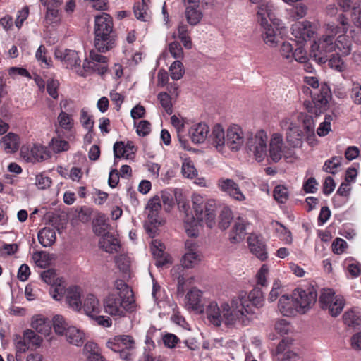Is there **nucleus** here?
Returning a JSON list of instances; mask_svg holds the SVG:
<instances>
[{"instance_id":"1","label":"nucleus","mask_w":361,"mask_h":361,"mask_svg":"<svg viewBox=\"0 0 361 361\" xmlns=\"http://www.w3.org/2000/svg\"><path fill=\"white\" fill-rule=\"evenodd\" d=\"M264 294L259 287L254 288L247 295L241 291L234 296L231 303L223 302L218 306L214 301L209 302L206 308L208 319L215 326H219L224 322L226 326H247L255 314L250 303L256 307L264 305Z\"/></svg>"},{"instance_id":"2","label":"nucleus","mask_w":361,"mask_h":361,"mask_svg":"<svg viewBox=\"0 0 361 361\" xmlns=\"http://www.w3.org/2000/svg\"><path fill=\"white\" fill-rule=\"evenodd\" d=\"M94 47L99 52H106L116 46V33L110 15L102 13L94 19Z\"/></svg>"},{"instance_id":"3","label":"nucleus","mask_w":361,"mask_h":361,"mask_svg":"<svg viewBox=\"0 0 361 361\" xmlns=\"http://www.w3.org/2000/svg\"><path fill=\"white\" fill-rule=\"evenodd\" d=\"M304 80L313 88V91H311L307 87H302L305 93L310 92L313 102V104L309 103L307 105V109L309 113L318 116L328 107L329 99L331 97L330 87L326 83L319 85L316 77H305Z\"/></svg>"},{"instance_id":"4","label":"nucleus","mask_w":361,"mask_h":361,"mask_svg":"<svg viewBox=\"0 0 361 361\" xmlns=\"http://www.w3.org/2000/svg\"><path fill=\"white\" fill-rule=\"evenodd\" d=\"M192 209L195 219L197 221L204 222L212 228L216 224V204L214 200H207L200 195L192 197Z\"/></svg>"},{"instance_id":"5","label":"nucleus","mask_w":361,"mask_h":361,"mask_svg":"<svg viewBox=\"0 0 361 361\" xmlns=\"http://www.w3.org/2000/svg\"><path fill=\"white\" fill-rule=\"evenodd\" d=\"M257 20L262 29V37L266 44L269 47H275L280 39V31L276 23L274 22L272 13L267 9L264 4L259 7L257 11Z\"/></svg>"},{"instance_id":"6","label":"nucleus","mask_w":361,"mask_h":361,"mask_svg":"<svg viewBox=\"0 0 361 361\" xmlns=\"http://www.w3.org/2000/svg\"><path fill=\"white\" fill-rule=\"evenodd\" d=\"M104 311L111 317H126L127 312L135 310V300L123 298L115 293H109L103 300Z\"/></svg>"},{"instance_id":"7","label":"nucleus","mask_w":361,"mask_h":361,"mask_svg":"<svg viewBox=\"0 0 361 361\" xmlns=\"http://www.w3.org/2000/svg\"><path fill=\"white\" fill-rule=\"evenodd\" d=\"M335 35L329 28V33L323 35L319 42L314 41L312 44L310 55L319 64L326 63L328 58L325 54L335 50Z\"/></svg>"},{"instance_id":"8","label":"nucleus","mask_w":361,"mask_h":361,"mask_svg":"<svg viewBox=\"0 0 361 361\" xmlns=\"http://www.w3.org/2000/svg\"><path fill=\"white\" fill-rule=\"evenodd\" d=\"M267 133L263 130H258L255 135H251L247 139L246 149L253 154L255 159L260 162L264 160L267 152Z\"/></svg>"},{"instance_id":"9","label":"nucleus","mask_w":361,"mask_h":361,"mask_svg":"<svg viewBox=\"0 0 361 361\" xmlns=\"http://www.w3.org/2000/svg\"><path fill=\"white\" fill-rule=\"evenodd\" d=\"M269 154L270 159L275 163L283 157H291L293 151L288 147L283 146V136L280 133H274L269 143Z\"/></svg>"},{"instance_id":"10","label":"nucleus","mask_w":361,"mask_h":361,"mask_svg":"<svg viewBox=\"0 0 361 361\" xmlns=\"http://www.w3.org/2000/svg\"><path fill=\"white\" fill-rule=\"evenodd\" d=\"M161 209V200L157 195L151 198L147 204L145 210L146 212H147V221L149 223L150 226L145 224V227L147 232L150 235L152 233L153 228L161 225V220L159 216Z\"/></svg>"},{"instance_id":"11","label":"nucleus","mask_w":361,"mask_h":361,"mask_svg":"<svg viewBox=\"0 0 361 361\" xmlns=\"http://www.w3.org/2000/svg\"><path fill=\"white\" fill-rule=\"evenodd\" d=\"M294 295L298 305V312L304 314L314 305L317 294L313 288H310L303 290L297 288L294 290Z\"/></svg>"},{"instance_id":"12","label":"nucleus","mask_w":361,"mask_h":361,"mask_svg":"<svg viewBox=\"0 0 361 361\" xmlns=\"http://www.w3.org/2000/svg\"><path fill=\"white\" fill-rule=\"evenodd\" d=\"M216 185L221 192L226 193L235 200L243 202L245 200V196L242 192L238 184L233 179L220 178L216 182Z\"/></svg>"},{"instance_id":"13","label":"nucleus","mask_w":361,"mask_h":361,"mask_svg":"<svg viewBox=\"0 0 361 361\" xmlns=\"http://www.w3.org/2000/svg\"><path fill=\"white\" fill-rule=\"evenodd\" d=\"M245 142L243 129L238 125L230 126L226 131V145L232 150H240Z\"/></svg>"},{"instance_id":"14","label":"nucleus","mask_w":361,"mask_h":361,"mask_svg":"<svg viewBox=\"0 0 361 361\" xmlns=\"http://www.w3.org/2000/svg\"><path fill=\"white\" fill-rule=\"evenodd\" d=\"M248 247L250 252L260 260L264 261L267 259L266 245L261 235L252 233L247 238Z\"/></svg>"},{"instance_id":"15","label":"nucleus","mask_w":361,"mask_h":361,"mask_svg":"<svg viewBox=\"0 0 361 361\" xmlns=\"http://www.w3.org/2000/svg\"><path fill=\"white\" fill-rule=\"evenodd\" d=\"M55 56L59 59L66 68H73L80 66L81 60L78 53L72 49H56Z\"/></svg>"},{"instance_id":"16","label":"nucleus","mask_w":361,"mask_h":361,"mask_svg":"<svg viewBox=\"0 0 361 361\" xmlns=\"http://www.w3.org/2000/svg\"><path fill=\"white\" fill-rule=\"evenodd\" d=\"M90 58L91 61H85L83 63V68L85 70L89 68L95 70L97 68L100 74H104L106 71V63L108 61L106 56H104L100 54H98L97 51L92 50L90 52Z\"/></svg>"},{"instance_id":"17","label":"nucleus","mask_w":361,"mask_h":361,"mask_svg":"<svg viewBox=\"0 0 361 361\" xmlns=\"http://www.w3.org/2000/svg\"><path fill=\"white\" fill-rule=\"evenodd\" d=\"M278 307L280 312L283 316L286 317L295 315L298 312V307L296 300H295L294 292L291 297L288 295H282L279 300Z\"/></svg>"},{"instance_id":"18","label":"nucleus","mask_w":361,"mask_h":361,"mask_svg":"<svg viewBox=\"0 0 361 361\" xmlns=\"http://www.w3.org/2000/svg\"><path fill=\"white\" fill-rule=\"evenodd\" d=\"M247 221L242 217H238L229 234V240L231 243H238L242 241L246 235Z\"/></svg>"},{"instance_id":"19","label":"nucleus","mask_w":361,"mask_h":361,"mask_svg":"<svg viewBox=\"0 0 361 361\" xmlns=\"http://www.w3.org/2000/svg\"><path fill=\"white\" fill-rule=\"evenodd\" d=\"M209 128L205 123L194 124L189 130V135L192 142L195 144L202 143L207 139Z\"/></svg>"},{"instance_id":"20","label":"nucleus","mask_w":361,"mask_h":361,"mask_svg":"<svg viewBox=\"0 0 361 361\" xmlns=\"http://www.w3.org/2000/svg\"><path fill=\"white\" fill-rule=\"evenodd\" d=\"M66 301L73 310L79 311L82 308L81 289L78 286L69 287L66 291Z\"/></svg>"},{"instance_id":"21","label":"nucleus","mask_w":361,"mask_h":361,"mask_svg":"<svg viewBox=\"0 0 361 361\" xmlns=\"http://www.w3.org/2000/svg\"><path fill=\"white\" fill-rule=\"evenodd\" d=\"M292 31L295 37H298L304 41L312 37L314 33L309 21L296 23L292 26Z\"/></svg>"},{"instance_id":"22","label":"nucleus","mask_w":361,"mask_h":361,"mask_svg":"<svg viewBox=\"0 0 361 361\" xmlns=\"http://www.w3.org/2000/svg\"><path fill=\"white\" fill-rule=\"evenodd\" d=\"M304 134L300 127H291L286 132V140L292 147H300L303 142Z\"/></svg>"},{"instance_id":"23","label":"nucleus","mask_w":361,"mask_h":361,"mask_svg":"<svg viewBox=\"0 0 361 361\" xmlns=\"http://www.w3.org/2000/svg\"><path fill=\"white\" fill-rule=\"evenodd\" d=\"M83 309L85 314L92 317L101 312V305L99 300L94 295H88L84 301Z\"/></svg>"},{"instance_id":"24","label":"nucleus","mask_w":361,"mask_h":361,"mask_svg":"<svg viewBox=\"0 0 361 361\" xmlns=\"http://www.w3.org/2000/svg\"><path fill=\"white\" fill-rule=\"evenodd\" d=\"M32 327L38 333L49 335L51 331V322L42 315H35L32 319Z\"/></svg>"},{"instance_id":"25","label":"nucleus","mask_w":361,"mask_h":361,"mask_svg":"<svg viewBox=\"0 0 361 361\" xmlns=\"http://www.w3.org/2000/svg\"><path fill=\"white\" fill-rule=\"evenodd\" d=\"M99 246L109 253L117 252L120 247L118 239L110 233L102 237L99 241Z\"/></svg>"},{"instance_id":"26","label":"nucleus","mask_w":361,"mask_h":361,"mask_svg":"<svg viewBox=\"0 0 361 361\" xmlns=\"http://www.w3.org/2000/svg\"><path fill=\"white\" fill-rule=\"evenodd\" d=\"M187 305L189 308L195 310H202V293L196 288H192L186 295Z\"/></svg>"},{"instance_id":"27","label":"nucleus","mask_w":361,"mask_h":361,"mask_svg":"<svg viewBox=\"0 0 361 361\" xmlns=\"http://www.w3.org/2000/svg\"><path fill=\"white\" fill-rule=\"evenodd\" d=\"M50 157V153L47 149L40 145H34L30 151L27 159L30 161H42Z\"/></svg>"},{"instance_id":"28","label":"nucleus","mask_w":361,"mask_h":361,"mask_svg":"<svg viewBox=\"0 0 361 361\" xmlns=\"http://www.w3.org/2000/svg\"><path fill=\"white\" fill-rule=\"evenodd\" d=\"M211 137L213 145L219 151H221L226 145V137H225L224 130L220 124H216L213 127Z\"/></svg>"},{"instance_id":"29","label":"nucleus","mask_w":361,"mask_h":361,"mask_svg":"<svg viewBox=\"0 0 361 361\" xmlns=\"http://www.w3.org/2000/svg\"><path fill=\"white\" fill-rule=\"evenodd\" d=\"M1 144L6 153L16 152L19 147L18 136L15 133H9L2 138Z\"/></svg>"},{"instance_id":"30","label":"nucleus","mask_w":361,"mask_h":361,"mask_svg":"<svg viewBox=\"0 0 361 361\" xmlns=\"http://www.w3.org/2000/svg\"><path fill=\"white\" fill-rule=\"evenodd\" d=\"M55 231L49 227H45L38 233V240L43 247L51 246L56 240Z\"/></svg>"},{"instance_id":"31","label":"nucleus","mask_w":361,"mask_h":361,"mask_svg":"<svg viewBox=\"0 0 361 361\" xmlns=\"http://www.w3.org/2000/svg\"><path fill=\"white\" fill-rule=\"evenodd\" d=\"M351 39L345 34L340 35L335 42V49H337L343 56H348L351 52Z\"/></svg>"},{"instance_id":"32","label":"nucleus","mask_w":361,"mask_h":361,"mask_svg":"<svg viewBox=\"0 0 361 361\" xmlns=\"http://www.w3.org/2000/svg\"><path fill=\"white\" fill-rule=\"evenodd\" d=\"M197 7L198 6L195 5L187 6L185 11L187 22L192 26L197 25L203 17L202 11Z\"/></svg>"},{"instance_id":"33","label":"nucleus","mask_w":361,"mask_h":361,"mask_svg":"<svg viewBox=\"0 0 361 361\" xmlns=\"http://www.w3.org/2000/svg\"><path fill=\"white\" fill-rule=\"evenodd\" d=\"M109 225L104 214H99L93 221V231L97 235L104 236L109 234Z\"/></svg>"},{"instance_id":"34","label":"nucleus","mask_w":361,"mask_h":361,"mask_svg":"<svg viewBox=\"0 0 361 361\" xmlns=\"http://www.w3.org/2000/svg\"><path fill=\"white\" fill-rule=\"evenodd\" d=\"M66 340L71 344L80 346L84 342V334L74 326L68 327L66 333Z\"/></svg>"},{"instance_id":"35","label":"nucleus","mask_w":361,"mask_h":361,"mask_svg":"<svg viewBox=\"0 0 361 361\" xmlns=\"http://www.w3.org/2000/svg\"><path fill=\"white\" fill-rule=\"evenodd\" d=\"M272 226L279 238L287 244H290L292 243L293 239L291 233L286 227L278 221L273 222Z\"/></svg>"},{"instance_id":"36","label":"nucleus","mask_w":361,"mask_h":361,"mask_svg":"<svg viewBox=\"0 0 361 361\" xmlns=\"http://www.w3.org/2000/svg\"><path fill=\"white\" fill-rule=\"evenodd\" d=\"M114 288L116 290L114 292L123 298L134 299L133 292L128 285L121 279H117L114 282Z\"/></svg>"},{"instance_id":"37","label":"nucleus","mask_w":361,"mask_h":361,"mask_svg":"<svg viewBox=\"0 0 361 361\" xmlns=\"http://www.w3.org/2000/svg\"><path fill=\"white\" fill-rule=\"evenodd\" d=\"M218 226L222 231L227 229L233 219V212L228 207H224L219 214Z\"/></svg>"},{"instance_id":"38","label":"nucleus","mask_w":361,"mask_h":361,"mask_svg":"<svg viewBox=\"0 0 361 361\" xmlns=\"http://www.w3.org/2000/svg\"><path fill=\"white\" fill-rule=\"evenodd\" d=\"M178 37L183 42L185 48L190 49L192 47V41L188 35V25L183 23H180L178 27Z\"/></svg>"},{"instance_id":"39","label":"nucleus","mask_w":361,"mask_h":361,"mask_svg":"<svg viewBox=\"0 0 361 361\" xmlns=\"http://www.w3.org/2000/svg\"><path fill=\"white\" fill-rule=\"evenodd\" d=\"M337 20L339 23V25L336 26L331 25L329 27L331 32H334V35H337L340 32L345 34L348 30L349 26L348 18L345 15L341 13L338 16Z\"/></svg>"},{"instance_id":"40","label":"nucleus","mask_w":361,"mask_h":361,"mask_svg":"<svg viewBox=\"0 0 361 361\" xmlns=\"http://www.w3.org/2000/svg\"><path fill=\"white\" fill-rule=\"evenodd\" d=\"M148 6L146 0L135 4L133 7L135 16L140 20L146 21L148 17Z\"/></svg>"},{"instance_id":"41","label":"nucleus","mask_w":361,"mask_h":361,"mask_svg":"<svg viewBox=\"0 0 361 361\" xmlns=\"http://www.w3.org/2000/svg\"><path fill=\"white\" fill-rule=\"evenodd\" d=\"M345 305L343 297L338 295L334 301L331 302L326 309L332 317H337L343 310Z\"/></svg>"},{"instance_id":"42","label":"nucleus","mask_w":361,"mask_h":361,"mask_svg":"<svg viewBox=\"0 0 361 361\" xmlns=\"http://www.w3.org/2000/svg\"><path fill=\"white\" fill-rule=\"evenodd\" d=\"M171 78L173 80H180L185 73L183 64L179 60L172 63L169 68Z\"/></svg>"},{"instance_id":"43","label":"nucleus","mask_w":361,"mask_h":361,"mask_svg":"<svg viewBox=\"0 0 361 361\" xmlns=\"http://www.w3.org/2000/svg\"><path fill=\"white\" fill-rule=\"evenodd\" d=\"M53 327L58 335H66V330L68 328L65 319L61 315H55L53 317Z\"/></svg>"},{"instance_id":"44","label":"nucleus","mask_w":361,"mask_h":361,"mask_svg":"<svg viewBox=\"0 0 361 361\" xmlns=\"http://www.w3.org/2000/svg\"><path fill=\"white\" fill-rule=\"evenodd\" d=\"M200 261L197 252H186L182 259L183 267L189 269L193 267Z\"/></svg>"},{"instance_id":"45","label":"nucleus","mask_w":361,"mask_h":361,"mask_svg":"<svg viewBox=\"0 0 361 361\" xmlns=\"http://www.w3.org/2000/svg\"><path fill=\"white\" fill-rule=\"evenodd\" d=\"M307 12V7L303 4H297L289 11L290 17L293 20H299L304 18Z\"/></svg>"},{"instance_id":"46","label":"nucleus","mask_w":361,"mask_h":361,"mask_svg":"<svg viewBox=\"0 0 361 361\" xmlns=\"http://www.w3.org/2000/svg\"><path fill=\"white\" fill-rule=\"evenodd\" d=\"M326 62H328L330 68L339 72H342L346 68L345 63L338 54H332L331 57L328 59Z\"/></svg>"},{"instance_id":"47","label":"nucleus","mask_w":361,"mask_h":361,"mask_svg":"<svg viewBox=\"0 0 361 361\" xmlns=\"http://www.w3.org/2000/svg\"><path fill=\"white\" fill-rule=\"evenodd\" d=\"M114 262L117 267L123 273L129 271L131 261L130 257L124 254L119 255L115 257Z\"/></svg>"},{"instance_id":"48","label":"nucleus","mask_w":361,"mask_h":361,"mask_svg":"<svg viewBox=\"0 0 361 361\" xmlns=\"http://www.w3.org/2000/svg\"><path fill=\"white\" fill-rule=\"evenodd\" d=\"M338 295H335V293L331 289L324 290L319 297V302L322 309H326L332 301H334Z\"/></svg>"},{"instance_id":"49","label":"nucleus","mask_w":361,"mask_h":361,"mask_svg":"<svg viewBox=\"0 0 361 361\" xmlns=\"http://www.w3.org/2000/svg\"><path fill=\"white\" fill-rule=\"evenodd\" d=\"M344 323L348 326H357L360 325L361 319L353 310L345 312L343 315Z\"/></svg>"},{"instance_id":"50","label":"nucleus","mask_w":361,"mask_h":361,"mask_svg":"<svg viewBox=\"0 0 361 361\" xmlns=\"http://www.w3.org/2000/svg\"><path fill=\"white\" fill-rule=\"evenodd\" d=\"M341 157H334L326 161L323 166L324 171L332 174L336 173L337 168L341 166Z\"/></svg>"},{"instance_id":"51","label":"nucleus","mask_w":361,"mask_h":361,"mask_svg":"<svg viewBox=\"0 0 361 361\" xmlns=\"http://www.w3.org/2000/svg\"><path fill=\"white\" fill-rule=\"evenodd\" d=\"M161 106L166 112L171 115L173 113L171 97L166 92H160L157 96Z\"/></svg>"},{"instance_id":"52","label":"nucleus","mask_w":361,"mask_h":361,"mask_svg":"<svg viewBox=\"0 0 361 361\" xmlns=\"http://www.w3.org/2000/svg\"><path fill=\"white\" fill-rule=\"evenodd\" d=\"M332 120V115H326L324 121L320 123L319 128L317 130V135L319 137L326 136L331 130V122Z\"/></svg>"},{"instance_id":"53","label":"nucleus","mask_w":361,"mask_h":361,"mask_svg":"<svg viewBox=\"0 0 361 361\" xmlns=\"http://www.w3.org/2000/svg\"><path fill=\"white\" fill-rule=\"evenodd\" d=\"M274 199L280 202H285L288 197V189L283 185H277L274 190Z\"/></svg>"},{"instance_id":"54","label":"nucleus","mask_w":361,"mask_h":361,"mask_svg":"<svg viewBox=\"0 0 361 361\" xmlns=\"http://www.w3.org/2000/svg\"><path fill=\"white\" fill-rule=\"evenodd\" d=\"M164 249L165 246L161 241L154 240L152 242L151 251L155 260L164 255Z\"/></svg>"},{"instance_id":"55","label":"nucleus","mask_w":361,"mask_h":361,"mask_svg":"<svg viewBox=\"0 0 361 361\" xmlns=\"http://www.w3.org/2000/svg\"><path fill=\"white\" fill-rule=\"evenodd\" d=\"M183 175L188 178H194L197 171L190 161L185 160L182 164Z\"/></svg>"},{"instance_id":"56","label":"nucleus","mask_w":361,"mask_h":361,"mask_svg":"<svg viewBox=\"0 0 361 361\" xmlns=\"http://www.w3.org/2000/svg\"><path fill=\"white\" fill-rule=\"evenodd\" d=\"M58 121L61 128L66 130H70L73 125V121L71 116L64 111H61L59 116Z\"/></svg>"},{"instance_id":"57","label":"nucleus","mask_w":361,"mask_h":361,"mask_svg":"<svg viewBox=\"0 0 361 361\" xmlns=\"http://www.w3.org/2000/svg\"><path fill=\"white\" fill-rule=\"evenodd\" d=\"M200 221H197L195 219H194V220H190L188 222L185 220V232L188 236L192 238H196L198 236L199 233L197 229V224Z\"/></svg>"},{"instance_id":"58","label":"nucleus","mask_w":361,"mask_h":361,"mask_svg":"<svg viewBox=\"0 0 361 361\" xmlns=\"http://www.w3.org/2000/svg\"><path fill=\"white\" fill-rule=\"evenodd\" d=\"M42 279L49 285L55 284L57 280V274L56 270L54 269H49L42 272Z\"/></svg>"},{"instance_id":"59","label":"nucleus","mask_w":361,"mask_h":361,"mask_svg":"<svg viewBox=\"0 0 361 361\" xmlns=\"http://www.w3.org/2000/svg\"><path fill=\"white\" fill-rule=\"evenodd\" d=\"M300 118L302 120V123L308 135H314L315 125L312 116L308 114H301Z\"/></svg>"},{"instance_id":"60","label":"nucleus","mask_w":361,"mask_h":361,"mask_svg":"<svg viewBox=\"0 0 361 361\" xmlns=\"http://www.w3.org/2000/svg\"><path fill=\"white\" fill-rule=\"evenodd\" d=\"M45 19L49 24L56 23L59 21V11L56 9V7H51L49 5L47 6Z\"/></svg>"},{"instance_id":"61","label":"nucleus","mask_w":361,"mask_h":361,"mask_svg":"<svg viewBox=\"0 0 361 361\" xmlns=\"http://www.w3.org/2000/svg\"><path fill=\"white\" fill-rule=\"evenodd\" d=\"M169 50L171 56L175 59H183V50L178 42H172L169 45Z\"/></svg>"},{"instance_id":"62","label":"nucleus","mask_w":361,"mask_h":361,"mask_svg":"<svg viewBox=\"0 0 361 361\" xmlns=\"http://www.w3.org/2000/svg\"><path fill=\"white\" fill-rule=\"evenodd\" d=\"M51 149L55 153L67 151L69 149V144L67 141L53 138Z\"/></svg>"},{"instance_id":"63","label":"nucleus","mask_w":361,"mask_h":361,"mask_svg":"<svg viewBox=\"0 0 361 361\" xmlns=\"http://www.w3.org/2000/svg\"><path fill=\"white\" fill-rule=\"evenodd\" d=\"M59 86V82L56 80L49 79L47 83V91L48 94L53 98H58V88Z\"/></svg>"},{"instance_id":"64","label":"nucleus","mask_w":361,"mask_h":361,"mask_svg":"<svg viewBox=\"0 0 361 361\" xmlns=\"http://www.w3.org/2000/svg\"><path fill=\"white\" fill-rule=\"evenodd\" d=\"M350 97L355 104H361V85L353 82Z\"/></svg>"}]
</instances>
